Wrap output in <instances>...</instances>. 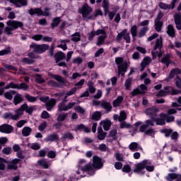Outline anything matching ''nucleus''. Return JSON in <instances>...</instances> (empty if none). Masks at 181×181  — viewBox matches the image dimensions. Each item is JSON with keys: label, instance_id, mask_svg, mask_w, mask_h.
<instances>
[{"label": "nucleus", "instance_id": "39", "mask_svg": "<svg viewBox=\"0 0 181 181\" xmlns=\"http://www.w3.org/2000/svg\"><path fill=\"white\" fill-rule=\"evenodd\" d=\"M23 101V98H22V95L20 93H17L13 98V103L15 105H18V104H21Z\"/></svg>", "mask_w": 181, "mask_h": 181}, {"label": "nucleus", "instance_id": "57", "mask_svg": "<svg viewBox=\"0 0 181 181\" xmlns=\"http://www.w3.org/2000/svg\"><path fill=\"white\" fill-rule=\"evenodd\" d=\"M21 62L24 64H33L35 63V60L32 59H29L28 57L23 58Z\"/></svg>", "mask_w": 181, "mask_h": 181}, {"label": "nucleus", "instance_id": "16", "mask_svg": "<svg viewBox=\"0 0 181 181\" xmlns=\"http://www.w3.org/2000/svg\"><path fill=\"white\" fill-rule=\"evenodd\" d=\"M0 132L2 134H12L13 132V127L8 124H4L0 126Z\"/></svg>", "mask_w": 181, "mask_h": 181}, {"label": "nucleus", "instance_id": "55", "mask_svg": "<svg viewBox=\"0 0 181 181\" xmlns=\"http://www.w3.org/2000/svg\"><path fill=\"white\" fill-rule=\"evenodd\" d=\"M162 134H165V136L166 138H169L170 135L172 134V132H173V130L172 129H164L161 130Z\"/></svg>", "mask_w": 181, "mask_h": 181}, {"label": "nucleus", "instance_id": "44", "mask_svg": "<svg viewBox=\"0 0 181 181\" xmlns=\"http://www.w3.org/2000/svg\"><path fill=\"white\" fill-rule=\"evenodd\" d=\"M76 131L82 130V131H84V132H86V134H88V132H90V129H88V127H86V125L83 124L78 125L76 127Z\"/></svg>", "mask_w": 181, "mask_h": 181}, {"label": "nucleus", "instance_id": "37", "mask_svg": "<svg viewBox=\"0 0 181 181\" xmlns=\"http://www.w3.org/2000/svg\"><path fill=\"white\" fill-rule=\"evenodd\" d=\"M46 142H53L54 141H59V135L56 134H49L45 139Z\"/></svg>", "mask_w": 181, "mask_h": 181}, {"label": "nucleus", "instance_id": "6", "mask_svg": "<svg viewBox=\"0 0 181 181\" xmlns=\"http://www.w3.org/2000/svg\"><path fill=\"white\" fill-rule=\"evenodd\" d=\"M78 12L81 13L84 19H93V15H90L91 12H93V8L87 4H84L82 8L78 9Z\"/></svg>", "mask_w": 181, "mask_h": 181}, {"label": "nucleus", "instance_id": "61", "mask_svg": "<svg viewBox=\"0 0 181 181\" xmlns=\"http://www.w3.org/2000/svg\"><path fill=\"white\" fill-rule=\"evenodd\" d=\"M11 54V47H9L0 51V56H5L6 54Z\"/></svg>", "mask_w": 181, "mask_h": 181}, {"label": "nucleus", "instance_id": "58", "mask_svg": "<svg viewBox=\"0 0 181 181\" xmlns=\"http://www.w3.org/2000/svg\"><path fill=\"white\" fill-rule=\"evenodd\" d=\"M158 6L160 9H163L164 11H168V9H170V5L165 4L163 2L159 3Z\"/></svg>", "mask_w": 181, "mask_h": 181}, {"label": "nucleus", "instance_id": "9", "mask_svg": "<svg viewBox=\"0 0 181 181\" xmlns=\"http://www.w3.org/2000/svg\"><path fill=\"white\" fill-rule=\"evenodd\" d=\"M9 88H13L16 90H23V91H28L29 90V86L25 83H21L20 84H16L13 82H10L8 84H7L4 90H9Z\"/></svg>", "mask_w": 181, "mask_h": 181}, {"label": "nucleus", "instance_id": "43", "mask_svg": "<svg viewBox=\"0 0 181 181\" xmlns=\"http://www.w3.org/2000/svg\"><path fill=\"white\" fill-rule=\"evenodd\" d=\"M35 78V83H38V84H42L43 83H45L46 80L44 79L43 77H42V75L40 74H37L35 76H34Z\"/></svg>", "mask_w": 181, "mask_h": 181}, {"label": "nucleus", "instance_id": "42", "mask_svg": "<svg viewBox=\"0 0 181 181\" xmlns=\"http://www.w3.org/2000/svg\"><path fill=\"white\" fill-rule=\"evenodd\" d=\"M32 134V128L29 127H25L22 129V135L23 136H29Z\"/></svg>", "mask_w": 181, "mask_h": 181}, {"label": "nucleus", "instance_id": "18", "mask_svg": "<svg viewBox=\"0 0 181 181\" xmlns=\"http://www.w3.org/2000/svg\"><path fill=\"white\" fill-rule=\"evenodd\" d=\"M112 118L114 121H119V122H122L125 121V119H127V112H125V111L124 110H121L119 112V115L115 114L112 116Z\"/></svg>", "mask_w": 181, "mask_h": 181}, {"label": "nucleus", "instance_id": "10", "mask_svg": "<svg viewBox=\"0 0 181 181\" xmlns=\"http://www.w3.org/2000/svg\"><path fill=\"white\" fill-rule=\"evenodd\" d=\"M49 11H50V9L47 8H46L44 11L40 8H30L28 11V13H30L31 16H33V15H37V16H49V15H50Z\"/></svg>", "mask_w": 181, "mask_h": 181}, {"label": "nucleus", "instance_id": "45", "mask_svg": "<svg viewBox=\"0 0 181 181\" xmlns=\"http://www.w3.org/2000/svg\"><path fill=\"white\" fill-rule=\"evenodd\" d=\"M87 86L90 94H94V93H95L97 89H95V87H94V83L92 81H88Z\"/></svg>", "mask_w": 181, "mask_h": 181}, {"label": "nucleus", "instance_id": "48", "mask_svg": "<svg viewBox=\"0 0 181 181\" xmlns=\"http://www.w3.org/2000/svg\"><path fill=\"white\" fill-rule=\"evenodd\" d=\"M16 91L15 90H10L8 92H6L4 93V97L5 98H6V100H8L9 101H11L12 100V98H13V96L12 95V94H16Z\"/></svg>", "mask_w": 181, "mask_h": 181}, {"label": "nucleus", "instance_id": "64", "mask_svg": "<svg viewBox=\"0 0 181 181\" xmlns=\"http://www.w3.org/2000/svg\"><path fill=\"white\" fill-rule=\"evenodd\" d=\"M170 139L172 141H177L179 139V133L177 132H174L171 133Z\"/></svg>", "mask_w": 181, "mask_h": 181}, {"label": "nucleus", "instance_id": "38", "mask_svg": "<svg viewBox=\"0 0 181 181\" xmlns=\"http://www.w3.org/2000/svg\"><path fill=\"white\" fill-rule=\"evenodd\" d=\"M66 42H69V40H60L57 42L59 45L57 46V47H59L60 49H62V50H67V44Z\"/></svg>", "mask_w": 181, "mask_h": 181}, {"label": "nucleus", "instance_id": "5", "mask_svg": "<svg viewBox=\"0 0 181 181\" xmlns=\"http://www.w3.org/2000/svg\"><path fill=\"white\" fill-rule=\"evenodd\" d=\"M163 46V38L162 37H160L159 38H157L156 40L155 45L153 47V49L151 52L153 59L155 60L156 59L157 56L158 57H162V52H157L156 50H160L162 49V47Z\"/></svg>", "mask_w": 181, "mask_h": 181}, {"label": "nucleus", "instance_id": "26", "mask_svg": "<svg viewBox=\"0 0 181 181\" xmlns=\"http://www.w3.org/2000/svg\"><path fill=\"white\" fill-rule=\"evenodd\" d=\"M21 160L18 158L13 159L8 165V169L11 170H18V163H19Z\"/></svg>", "mask_w": 181, "mask_h": 181}, {"label": "nucleus", "instance_id": "21", "mask_svg": "<svg viewBox=\"0 0 181 181\" xmlns=\"http://www.w3.org/2000/svg\"><path fill=\"white\" fill-rule=\"evenodd\" d=\"M151 63H152V58L150 57H145L141 62L140 71H144V70H145Z\"/></svg>", "mask_w": 181, "mask_h": 181}, {"label": "nucleus", "instance_id": "12", "mask_svg": "<svg viewBox=\"0 0 181 181\" xmlns=\"http://www.w3.org/2000/svg\"><path fill=\"white\" fill-rule=\"evenodd\" d=\"M64 103L66 102H61L58 104V111H69V110H71L76 105L75 102H70L67 105Z\"/></svg>", "mask_w": 181, "mask_h": 181}, {"label": "nucleus", "instance_id": "63", "mask_svg": "<svg viewBox=\"0 0 181 181\" xmlns=\"http://www.w3.org/2000/svg\"><path fill=\"white\" fill-rule=\"evenodd\" d=\"M74 136H73V134L70 132L64 133L62 135V139H73Z\"/></svg>", "mask_w": 181, "mask_h": 181}, {"label": "nucleus", "instance_id": "49", "mask_svg": "<svg viewBox=\"0 0 181 181\" xmlns=\"http://www.w3.org/2000/svg\"><path fill=\"white\" fill-rule=\"evenodd\" d=\"M130 32H131V35H132L133 39H135V37H136V35L138 33V27L136 25H133L131 28Z\"/></svg>", "mask_w": 181, "mask_h": 181}, {"label": "nucleus", "instance_id": "2", "mask_svg": "<svg viewBox=\"0 0 181 181\" xmlns=\"http://www.w3.org/2000/svg\"><path fill=\"white\" fill-rule=\"evenodd\" d=\"M95 36H98L96 45L98 46H103L104 42H105V39H107V33L105 30L103 29H98L96 31H90L88 35V40H93Z\"/></svg>", "mask_w": 181, "mask_h": 181}, {"label": "nucleus", "instance_id": "4", "mask_svg": "<svg viewBox=\"0 0 181 181\" xmlns=\"http://www.w3.org/2000/svg\"><path fill=\"white\" fill-rule=\"evenodd\" d=\"M49 77L52 78H54L58 83L55 81H48V86L49 87H57L58 88H63L64 87H66V85L67 84V81L64 79L63 76H61L59 75H54L53 74H49Z\"/></svg>", "mask_w": 181, "mask_h": 181}, {"label": "nucleus", "instance_id": "30", "mask_svg": "<svg viewBox=\"0 0 181 181\" xmlns=\"http://www.w3.org/2000/svg\"><path fill=\"white\" fill-rule=\"evenodd\" d=\"M129 148L132 152H136L138 151H142V148L138 145L136 142H132L129 145Z\"/></svg>", "mask_w": 181, "mask_h": 181}, {"label": "nucleus", "instance_id": "29", "mask_svg": "<svg viewBox=\"0 0 181 181\" xmlns=\"http://www.w3.org/2000/svg\"><path fill=\"white\" fill-rule=\"evenodd\" d=\"M180 74H181L180 69L174 68L170 71L168 75V79L172 80V78H175V76H179Z\"/></svg>", "mask_w": 181, "mask_h": 181}, {"label": "nucleus", "instance_id": "36", "mask_svg": "<svg viewBox=\"0 0 181 181\" xmlns=\"http://www.w3.org/2000/svg\"><path fill=\"white\" fill-rule=\"evenodd\" d=\"M122 35L123 39L125 40L126 43H131V37L129 36V33H128V30H123L122 31Z\"/></svg>", "mask_w": 181, "mask_h": 181}, {"label": "nucleus", "instance_id": "17", "mask_svg": "<svg viewBox=\"0 0 181 181\" xmlns=\"http://www.w3.org/2000/svg\"><path fill=\"white\" fill-rule=\"evenodd\" d=\"M93 166L95 169H101L103 166V160H101V158L93 156Z\"/></svg>", "mask_w": 181, "mask_h": 181}, {"label": "nucleus", "instance_id": "62", "mask_svg": "<svg viewBox=\"0 0 181 181\" xmlns=\"http://www.w3.org/2000/svg\"><path fill=\"white\" fill-rule=\"evenodd\" d=\"M144 132L146 135H149V136H154L155 134H156V132L152 128L145 130Z\"/></svg>", "mask_w": 181, "mask_h": 181}, {"label": "nucleus", "instance_id": "40", "mask_svg": "<svg viewBox=\"0 0 181 181\" xmlns=\"http://www.w3.org/2000/svg\"><path fill=\"white\" fill-rule=\"evenodd\" d=\"M84 83H86V80L81 79L78 82L75 83L74 87L72 88H75V93H76L77 90H80V88H83V86H84Z\"/></svg>", "mask_w": 181, "mask_h": 181}, {"label": "nucleus", "instance_id": "46", "mask_svg": "<svg viewBox=\"0 0 181 181\" xmlns=\"http://www.w3.org/2000/svg\"><path fill=\"white\" fill-rule=\"evenodd\" d=\"M92 119L94 121H100L101 119V112L96 111L92 114Z\"/></svg>", "mask_w": 181, "mask_h": 181}, {"label": "nucleus", "instance_id": "28", "mask_svg": "<svg viewBox=\"0 0 181 181\" xmlns=\"http://www.w3.org/2000/svg\"><path fill=\"white\" fill-rule=\"evenodd\" d=\"M40 166H42L43 169H49V167L52 165L51 161H47L46 159H40L37 161Z\"/></svg>", "mask_w": 181, "mask_h": 181}, {"label": "nucleus", "instance_id": "14", "mask_svg": "<svg viewBox=\"0 0 181 181\" xmlns=\"http://www.w3.org/2000/svg\"><path fill=\"white\" fill-rule=\"evenodd\" d=\"M153 126H155V117H151V119L146 120L145 124L140 127L139 131L140 132H145V131H146V128Z\"/></svg>", "mask_w": 181, "mask_h": 181}, {"label": "nucleus", "instance_id": "33", "mask_svg": "<svg viewBox=\"0 0 181 181\" xmlns=\"http://www.w3.org/2000/svg\"><path fill=\"white\" fill-rule=\"evenodd\" d=\"M159 117H162L163 118H165L166 122H173L175 121V116L171 115H166L163 112L160 113L159 115Z\"/></svg>", "mask_w": 181, "mask_h": 181}, {"label": "nucleus", "instance_id": "27", "mask_svg": "<svg viewBox=\"0 0 181 181\" xmlns=\"http://www.w3.org/2000/svg\"><path fill=\"white\" fill-rule=\"evenodd\" d=\"M124 102V96L119 95L117 97L115 100L112 101V106L114 108H117L118 107H121V104Z\"/></svg>", "mask_w": 181, "mask_h": 181}, {"label": "nucleus", "instance_id": "41", "mask_svg": "<svg viewBox=\"0 0 181 181\" xmlns=\"http://www.w3.org/2000/svg\"><path fill=\"white\" fill-rule=\"evenodd\" d=\"M76 94V88H71L69 92L65 94V96L62 100L63 103H67V98L70 97L71 95H74Z\"/></svg>", "mask_w": 181, "mask_h": 181}, {"label": "nucleus", "instance_id": "1", "mask_svg": "<svg viewBox=\"0 0 181 181\" xmlns=\"http://www.w3.org/2000/svg\"><path fill=\"white\" fill-rule=\"evenodd\" d=\"M74 172L76 175H81V172H87L88 175L90 176H93L95 173L94 169L91 167V164H86V160L84 159L79 160L78 165L74 169Z\"/></svg>", "mask_w": 181, "mask_h": 181}, {"label": "nucleus", "instance_id": "11", "mask_svg": "<svg viewBox=\"0 0 181 181\" xmlns=\"http://www.w3.org/2000/svg\"><path fill=\"white\" fill-rule=\"evenodd\" d=\"M148 160H144L141 163L136 164L134 165V173H139V175H145V165L148 163Z\"/></svg>", "mask_w": 181, "mask_h": 181}, {"label": "nucleus", "instance_id": "59", "mask_svg": "<svg viewBox=\"0 0 181 181\" xmlns=\"http://www.w3.org/2000/svg\"><path fill=\"white\" fill-rule=\"evenodd\" d=\"M71 40L72 42H80V33H75L71 35Z\"/></svg>", "mask_w": 181, "mask_h": 181}, {"label": "nucleus", "instance_id": "8", "mask_svg": "<svg viewBox=\"0 0 181 181\" xmlns=\"http://www.w3.org/2000/svg\"><path fill=\"white\" fill-rule=\"evenodd\" d=\"M115 63L117 65L119 73H121L122 76L124 77L125 72L127 71V69H128V63H127V62H124V59H122V57L115 58Z\"/></svg>", "mask_w": 181, "mask_h": 181}, {"label": "nucleus", "instance_id": "23", "mask_svg": "<svg viewBox=\"0 0 181 181\" xmlns=\"http://www.w3.org/2000/svg\"><path fill=\"white\" fill-rule=\"evenodd\" d=\"M11 4H13L16 8H22L28 6L27 0H8Z\"/></svg>", "mask_w": 181, "mask_h": 181}, {"label": "nucleus", "instance_id": "32", "mask_svg": "<svg viewBox=\"0 0 181 181\" xmlns=\"http://www.w3.org/2000/svg\"><path fill=\"white\" fill-rule=\"evenodd\" d=\"M160 62L163 64H165L167 67H169V64L172 63V61L170 60V54H166L161 59Z\"/></svg>", "mask_w": 181, "mask_h": 181}, {"label": "nucleus", "instance_id": "54", "mask_svg": "<svg viewBox=\"0 0 181 181\" xmlns=\"http://www.w3.org/2000/svg\"><path fill=\"white\" fill-rule=\"evenodd\" d=\"M169 87H165L164 90H161L158 92V95H160V97H164V95H166V94L170 93Z\"/></svg>", "mask_w": 181, "mask_h": 181}, {"label": "nucleus", "instance_id": "7", "mask_svg": "<svg viewBox=\"0 0 181 181\" xmlns=\"http://www.w3.org/2000/svg\"><path fill=\"white\" fill-rule=\"evenodd\" d=\"M30 49H33V52L34 53H38V54H42V53H45L47 50H49L50 47L49 45L42 44L37 45L35 42H32L30 45Z\"/></svg>", "mask_w": 181, "mask_h": 181}, {"label": "nucleus", "instance_id": "52", "mask_svg": "<svg viewBox=\"0 0 181 181\" xmlns=\"http://www.w3.org/2000/svg\"><path fill=\"white\" fill-rule=\"evenodd\" d=\"M163 23H162V21H155V29L156 31L158 32H160V30H162V26H163Z\"/></svg>", "mask_w": 181, "mask_h": 181}, {"label": "nucleus", "instance_id": "50", "mask_svg": "<svg viewBox=\"0 0 181 181\" xmlns=\"http://www.w3.org/2000/svg\"><path fill=\"white\" fill-rule=\"evenodd\" d=\"M155 122L156 123V125H165V117H160L159 118L154 119Z\"/></svg>", "mask_w": 181, "mask_h": 181}, {"label": "nucleus", "instance_id": "47", "mask_svg": "<svg viewBox=\"0 0 181 181\" xmlns=\"http://www.w3.org/2000/svg\"><path fill=\"white\" fill-rule=\"evenodd\" d=\"M68 115L69 114L62 112L58 115L57 121H58V122H63V121L67 118Z\"/></svg>", "mask_w": 181, "mask_h": 181}, {"label": "nucleus", "instance_id": "24", "mask_svg": "<svg viewBox=\"0 0 181 181\" xmlns=\"http://www.w3.org/2000/svg\"><path fill=\"white\" fill-rule=\"evenodd\" d=\"M174 22L175 23L176 29H177V30H181V12L174 15Z\"/></svg>", "mask_w": 181, "mask_h": 181}, {"label": "nucleus", "instance_id": "35", "mask_svg": "<svg viewBox=\"0 0 181 181\" xmlns=\"http://www.w3.org/2000/svg\"><path fill=\"white\" fill-rule=\"evenodd\" d=\"M167 34L170 37H175L176 36V32L175 31V28L172 25H168L167 27Z\"/></svg>", "mask_w": 181, "mask_h": 181}, {"label": "nucleus", "instance_id": "60", "mask_svg": "<svg viewBox=\"0 0 181 181\" xmlns=\"http://www.w3.org/2000/svg\"><path fill=\"white\" fill-rule=\"evenodd\" d=\"M148 160V163L145 165V168L148 172H153L155 170V167L153 165H151V161L149 160Z\"/></svg>", "mask_w": 181, "mask_h": 181}, {"label": "nucleus", "instance_id": "34", "mask_svg": "<svg viewBox=\"0 0 181 181\" xmlns=\"http://www.w3.org/2000/svg\"><path fill=\"white\" fill-rule=\"evenodd\" d=\"M23 111L24 109L22 108V106H21V107L19 109H18L17 110L15 111V115H13V121H18V119H19V117H21V115H23Z\"/></svg>", "mask_w": 181, "mask_h": 181}, {"label": "nucleus", "instance_id": "56", "mask_svg": "<svg viewBox=\"0 0 181 181\" xmlns=\"http://www.w3.org/2000/svg\"><path fill=\"white\" fill-rule=\"evenodd\" d=\"M114 157L118 162H124V155H122V153H115Z\"/></svg>", "mask_w": 181, "mask_h": 181}, {"label": "nucleus", "instance_id": "25", "mask_svg": "<svg viewBox=\"0 0 181 181\" xmlns=\"http://www.w3.org/2000/svg\"><path fill=\"white\" fill-rule=\"evenodd\" d=\"M100 125L103 127L105 131H110V128H111L112 125L111 120L105 119L100 122Z\"/></svg>", "mask_w": 181, "mask_h": 181}, {"label": "nucleus", "instance_id": "13", "mask_svg": "<svg viewBox=\"0 0 181 181\" xmlns=\"http://www.w3.org/2000/svg\"><path fill=\"white\" fill-rule=\"evenodd\" d=\"M54 57L56 59V63H58V65L60 67H63V66L66 67V64L64 62H59L61 60H64V59H66V54H64V52H57L55 54Z\"/></svg>", "mask_w": 181, "mask_h": 181}, {"label": "nucleus", "instance_id": "22", "mask_svg": "<svg viewBox=\"0 0 181 181\" xmlns=\"http://www.w3.org/2000/svg\"><path fill=\"white\" fill-rule=\"evenodd\" d=\"M148 89V87L145 84H141L138 88L133 90L132 92V95H138V94H145V91Z\"/></svg>", "mask_w": 181, "mask_h": 181}, {"label": "nucleus", "instance_id": "20", "mask_svg": "<svg viewBox=\"0 0 181 181\" xmlns=\"http://www.w3.org/2000/svg\"><path fill=\"white\" fill-rule=\"evenodd\" d=\"M158 112H159V109L155 107H149L144 111V113L151 118H155L158 115Z\"/></svg>", "mask_w": 181, "mask_h": 181}, {"label": "nucleus", "instance_id": "3", "mask_svg": "<svg viewBox=\"0 0 181 181\" xmlns=\"http://www.w3.org/2000/svg\"><path fill=\"white\" fill-rule=\"evenodd\" d=\"M7 27L4 28V33L7 36H12L13 35V30L19 29V28H23V23L19 21L9 20L6 22Z\"/></svg>", "mask_w": 181, "mask_h": 181}, {"label": "nucleus", "instance_id": "51", "mask_svg": "<svg viewBox=\"0 0 181 181\" xmlns=\"http://www.w3.org/2000/svg\"><path fill=\"white\" fill-rule=\"evenodd\" d=\"M21 108H23L24 111L25 110V112H28V114L33 112V107L28 106V104L26 103L22 105Z\"/></svg>", "mask_w": 181, "mask_h": 181}, {"label": "nucleus", "instance_id": "31", "mask_svg": "<svg viewBox=\"0 0 181 181\" xmlns=\"http://www.w3.org/2000/svg\"><path fill=\"white\" fill-rule=\"evenodd\" d=\"M45 105H46L47 111H52V109L53 108V107L56 105V99L52 98L49 100H48L46 102Z\"/></svg>", "mask_w": 181, "mask_h": 181}, {"label": "nucleus", "instance_id": "53", "mask_svg": "<svg viewBox=\"0 0 181 181\" xmlns=\"http://www.w3.org/2000/svg\"><path fill=\"white\" fill-rule=\"evenodd\" d=\"M25 98L27 100V101H28V103H35V101L37 100V98H36L35 96H32L29 94H26L25 95Z\"/></svg>", "mask_w": 181, "mask_h": 181}, {"label": "nucleus", "instance_id": "15", "mask_svg": "<svg viewBox=\"0 0 181 181\" xmlns=\"http://www.w3.org/2000/svg\"><path fill=\"white\" fill-rule=\"evenodd\" d=\"M33 40H35V42H40L42 40L43 42H52L53 39L51 37L43 36V35L37 34L31 37Z\"/></svg>", "mask_w": 181, "mask_h": 181}, {"label": "nucleus", "instance_id": "19", "mask_svg": "<svg viewBox=\"0 0 181 181\" xmlns=\"http://www.w3.org/2000/svg\"><path fill=\"white\" fill-rule=\"evenodd\" d=\"M100 107L105 110L106 114H108V112H111V111H112V105L111 103L105 100H101Z\"/></svg>", "mask_w": 181, "mask_h": 181}]
</instances>
